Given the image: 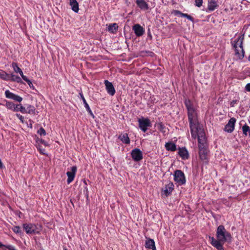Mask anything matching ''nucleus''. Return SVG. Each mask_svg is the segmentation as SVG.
Wrapping results in <instances>:
<instances>
[{
	"mask_svg": "<svg viewBox=\"0 0 250 250\" xmlns=\"http://www.w3.org/2000/svg\"><path fill=\"white\" fill-rule=\"evenodd\" d=\"M216 237L217 240L209 237L210 243L218 250H224L223 245L225 242L230 240L231 235L227 231L223 225H220L217 229Z\"/></svg>",
	"mask_w": 250,
	"mask_h": 250,
	"instance_id": "nucleus-1",
	"label": "nucleus"
},
{
	"mask_svg": "<svg viewBox=\"0 0 250 250\" xmlns=\"http://www.w3.org/2000/svg\"><path fill=\"white\" fill-rule=\"evenodd\" d=\"M188 111L191 137L196 139L198 134L205 133V131L203 125L199 123L195 109H190Z\"/></svg>",
	"mask_w": 250,
	"mask_h": 250,
	"instance_id": "nucleus-2",
	"label": "nucleus"
},
{
	"mask_svg": "<svg viewBox=\"0 0 250 250\" xmlns=\"http://www.w3.org/2000/svg\"><path fill=\"white\" fill-rule=\"evenodd\" d=\"M198 140L199 154L200 159L205 163L208 162V150L205 133H199L197 137Z\"/></svg>",
	"mask_w": 250,
	"mask_h": 250,
	"instance_id": "nucleus-3",
	"label": "nucleus"
},
{
	"mask_svg": "<svg viewBox=\"0 0 250 250\" xmlns=\"http://www.w3.org/2000/svg\"><path fill=\"white\" fill-rule=\"evenodd\" d=\"M244 37H239L236 41H234L233 47L235 51V56L239 59H242L244 56V51L243 47Z\"/></svg>",
	"mask_w": 250,
	"mask_h": 250,
	"instance_id": "nucleus-4",
	"label": "nucleus"
},
{
	"mask_svg": "<svg viewBox=\"0 0 250 250\" xmlns=\"http://www.w3.org/2000/svg\"><path fill=\"white\" fill-rule=\"evenodd\" d=\"M174 180L179 185H183L186 183L184 173L180 170H176L174 171Z\"/></svg>",
	"mask_w": 250,
	"mask_h": 250,
	"instance_id": "nucleus-5",
	"label": "nucleus"
},
{
	"mask_svg": "<svg viewBox=\"0 0 250 250\" xmlns=\"http://www.w3.org/2000/svg\"><path fill=\"white\" fill-rule=\"evenodd\" d=\"M139 128L144 132H146L148 127L151 126L150 121L148 118H141L138 120Z\"/></svg>",
	"mask_w": 250,
	"mask_h": 250,
	"instance_id": "nucleus-6",
	"label": "nucleus"
},
{
	"mask_svg": "<svg viewBox=\"0 0 250 250\" xmlns=\"http://www.w3.org/2000/svg\"><path fill=\"white\" fill-rule=\"evenodd\" d=\"M22 226L27 234L38 233L40 231L38 227L33 224L25 223Z\"/></svg>",
	"mask_w": 250,
	"mask_h": 250,
	"instance_id": "nucleus-7",
	"label": "nucleus"
},
{
	"mask_svg": "<svg viewBox=\"0 0 250 250\" xmlns=\"http://www.w3.org/2000/svg\"><path fill=\"white\" fill-rule=\"evenodd\" d=\"M131 155L135 162H139L143 159L142 152L139 148H135L131 151Z\"/></svg>",
	"mask_w": 250,
	"mask_h": 250,
	"instance_id": "nucleus-8",
	"label": "nucleus"
},
{
	"mask_svg": "<svg viewBox=\"0 0 250 250\" xmlns=\"http://www.w3.org/2000/svg\"><path fill=\"white\" fill-rule=\"evenodd\" d=\"M236 119L234 118H231L229 120L228 123L225 125L224 130L227 132L231 133L234 129Z\"/></svg>",
	"mask_w": 250,
	"mask_h": 250,
	"instance_id": "nucleus-9",
	"label": "nucleus"
},
{
	"mask_svg": "<svg viewBox=\"0 0 250 250\" xmlns=\"http://www.w3.org/2000/svg\"><path fill=\"white\" fill-rule=\"evenodd\" d=\"M77 171V167L75 166H73L71 167V170L70 171H67L66 172V175L68 177L67 182L69 184L71 183L75 176V174Z\"/></svg>",
	"mask_w": 250,
	"mask_h": 250,
	"instance_id": "nucleus-10",
	"label": "nucleus"
},
{
	"mask_svg": "<svg viewBox=\"0 0 250 250\" xmlns=\"http://www.w3.org/2000/svg\"><path fill=\"white\" fill-rule=\"evenodd\" d=\"M104 84L107 93L109 95L113 96L115 94L116 91L113 84L107 80L104 81Z\"/></svg>",
	"mask_w": 250,
	"mask_h": 250,
	"instance_id": "nucleus-11",
	"label": "nucleus"
},
{
	"mask_svg": "<svg viewBox=\"0 0 250 250\" xmlns=\"http://www.w3.org/2000/svg\"><path fill=\"white\" fill-rule=\"evenodd\" d=\"M132 29L134 31L135 35L138 37L142 36L145 33L144 29L139 24H135L133 26Z\"/></svg>",
	"mask_w": 250,
	"mask_h": 250,
	"instance_id": "nucleus-12",
	"label": "nucleus"
},
{
	"mask_svg": "<svg viewBox=\"0 0 250 250\" xmlns=\"http://www.w3.org/2000/svg\"><path fill=\"white\" fill-rule=\"evenodd\" d=\"M178 154L183 160L188 159L189 157L188 152L185 147L180 148Z\"/></svg>",
	"mask_w": 250,
	"mask_h": 250,
	"instance_id": "nucleus-13",
	"label": "nucleus"
},
{
	"mask_svg": "<svg viewBox=\"0 0 250 250\" xmlns=\"http://www.w3.org/2000/svg\"><path fill=\"white\" fill-rule=\"evenodd\" d=\"M136 3L141 9L147 10L148 8V4L144 0H136Z\"/></svg>",
	"mask_w": 250,
	"mask_h": 250,
	"instance_id": "nucleus-14",
	"label": "nucleus"
},
{
	"mask_svg": "<svg viewBox=\"0 0 250 250\" xmlns=\"http://www.w3.org/2000/svg\"><path fill=\"white\" fill-rule=\"evenodd\" d=\"M146 247L149 249H152V250H156L155 242L154 240L151 239H149L146 241Z\"/></svg>",
	"mask_w": 250,
	"mask_h": 250,
	"instance_id": "nucleus-15",
	"label": "nucleus"
},
{
	"mask_svg": "<svg viewBox=\"0 0 250 250\" xmlns=\"http://www.w3.org/2000/svg\"><path fill=\"white\" fill-rule=\"evenodd\" d=\"M70 5L73 11L77 13L79 11V4L76 0H70Z\"/></svg>",
	"mask_w": 250,
	"mask_h": 250,
	"instance_id": "nucleus-16",
	"label": "nucleus"
},
{
	"mask_svg": "<svg viewBox=\"0 0 250 250\" xmlns=\"http://www.w3.org/2000/svg\"><path fill=\"white\" fill-rule=\"evenodd\" d=\"M165 147L168 151H174L176 149L175 144L172 142H168L165 144Z\"/></svg>",
	"mask_w": 250,
	"mask_h": 250,
	"instance_id": "nucleus-17",
	"label": "nucleus"
},
{
	"mask_svg": "<svg viewBox=\"0 0 250 250\" xmlns=\"http://www.w3.org/2000/svg\"><path fill=\"white\" fill-rule=\"evenodd\" d=\"M119 139H120L125 144H128L130 143V139L126 133L119 135Z\"/></svg>",
	"mask_w": 250,
	"mask_h": 250,
	"instance_id": "nucleus-18",
	"label": "nucleus"
},
{
	"mask_svg": "<svg viewBox=\"0 0 250 250\" xmlns=\"http://www.w3.org/2000/svg\"><path fill=\"white\" fill-rule=\"evenodd\" d=\"M9 79H8V80H10L12 82H16L18 83H22V80L20 77L16 76L13 74H9Z\"/></svg>",
	"mask_w": 250,
	"mask_h": 250,
	"instance_id": "nucleus-19",
	"label": "nucleus"
},
{
	"mask_svg": "<svg viewBox=\"0 0 250 250\" xmlns=\"http://www.w3.org/2000/svg\"><path fill=\"white\" fill-rule=\"evenodd\" d=\"M81 98L83 101V104H84V106L86 108L87 111L88 112V113L90 114V115L93 117L94 118V116L92 112V111L91 110L88 104L87 103L85 99H84L83 96V94H81Z\"/></svg>",
	"mask_w": 250,
	"mask_h": 250,
	"instance_id": "nucleus-20",
	"label": "nucleus"
},
{
	"mask_svg": "<svg viewBox=\"0 0 250 250\" xmlns=\"http://www.w3.org/2000/svg\"><path fill=\"white\" fill-rule=\"evenodd\" d=\"M118 26L115 23H112L109 25L108 27V31L112 33H115L118 30Z\"/></svg>",
	"mask_w": 250,
	"mask_h": 250,
	"instance_id": "nucleus-21",
	"label": "nucleus"
},
{
	"mask_svg": "<svg viewBox=\"0 0 250 250\" xmlns=\"http://www.w3.org/2000/svg\"><path fill=\"white\" fill-rule=\"evenodd\" d=\"M173 184L172 183H169L166 186L165 189L164 190L166 195L169 194L173 190Z\"/></svg>",
	"mask_w": 250,
	"mask_h": 250,
	"instance_id": "nucleus-22",
	"label": "nucleus"
},
{
	"mask_svg": "<svg viewBox=\"0 0 250 250\" xmlns=\"http://www.w3.org/2000/svg\"><path fill=\"white\" fill-rule=\"evenodd\" d=\"M217 6V4L216 2L214 0H211L208 2V9L209 10L213 11L214 10Z\"/></svg>",
	"mask_w": 250,
	"mask_h": 250,
	"instance_id": "nucleus-23",
	"label": "nucleus"
},
{
	"mask_svg": "<svg viewBox=\"0 0 250 250\" xmlns=\"http://www.w3.org/2000/svg\"><path fill=\"white\" fill-rule=\"evenodd\" d=\"M36 109L34 106L29 105L26 108V113L35 114Z\"/></svg>",
	"mask_w": 250,
	"mask_h": 250,
	"instance_id": "nucleus-24",
	"label": "nucleus"
},
{
	"mask_svg": "<svg viewBox=\"0 0 250 250\" xmlns=\"http://www.w3.org/2000/svg\"><path fill=\"white\" fill-rule=\"evenodd\" d=\"M186 106L188 111L189 109H194L193 105H192L191 102L189 100H186L185 102Z\"/></svg>",
	"mask_w": 250,
	"mask_h": 250,
	"instance_id": "nucleus-25",
	"label": "nucleus"
},
{
	"mask_svg": "<svg viewBox=\"0 0 250 250\" xmlns=\"http://www.w3.org/2000/svg\"><path fill=\"white\" fill-rule=\"evenodd\" d=\"M11 65L14 71L17 73H19L20 71H21V69L18 66L17 63L15 62H13Z\"/></svg>",
	"mask_w": 250,
	"mask_h": 250,
	"instance_id": "nucleus-26",
	"label": "nucleus"
},
{
	"mask_svg": "<svg viewBox=\"0 0 250 250\" xmlns=\"http://www.w3.org/2000/svg\"><path fill=\"white\" fill-rule=\"evenodd\" d=\"M243 133L245 135H247V132H248L249 133V135H250V127L247 125H245L243 127Z\"/></svg>",
	"mask_w": 250,
	"mask_h": 250,
	"instance_id": "nucleus-27",
	"label": "nucleus"
},
{
	"mask_svg": "<svg viewBox=\"0 0 250 250\" xmlns=\"http://www.w3.org/2000/svg\"><path fill=\"white\" fill-rule=\"evenodd\" d=\"M5 95L7 98L13 99L15 94L11 92L9 90H7L5 92Z\"/></svg>",
	"mask_w": 250,
	"mask_h": 250,
	"instance_id": "nucleus-28",
	"label": "nucleus"
},
{
	"mask_svg": "<svg viewBox=\"0 0 250 250\" xmlns=\"http://www.w3.org/2000/svg\"><path fill=\"white\" fill-rule=\"evenodd\" d=\"M0 78L4 80H8L9 79V74H7L5 72H3L2 73H0Z\"/></svg>",
	"mask_w": 250,
	"mask_h": 250,
	"instance_id": "nucleus-29",
	"label": "nucleus"
},
{
	"mask_svg": "<svg viewBox=\"0 0 250 250\" xmlns=\"http://www.w3.org/2000/svg\"><path fill=\"white\" fill-rule=\"evenodd\" d=\"M15 106V104L11 102H6L5 106L9 109L12 110Z\"/></svg>",
	"mask_w": 250,
	"mask_h": 250,
	"instance_id": "nucleus-30",
	"label": "nucleus"
},
{
	"mask_svg": "<svg viewBox=\"0 0 250 250\" xmlns=\"http://www.w3.org/2000/svg\"><path fill=\"white\" fill-rule=\"evenodd\" d=\"M12 230L16 233L19 234L21 233V231L20 227L19 226H14L12 229Z\"/></svg>",
	"mask_w": 250,
	"mask_h": 250,
	"instance_id": "nucleus-31",
	"label": "nucleus"
},
{
	"mask_svg": "<svg viewBox=\"0 0 250 250\" xmlns=\"http://www.w3.org/2000/svg\"><path fill=\"white\" fill-rule=\"evenodd\" d=\"M172 13L174 15H179L180 17L184 16V13H182L181 11L179 10H174L172 12Z\"/></svg>",
	"mask_w": 250,
	"mask_h": 250,
	"instance_id": "nucleus-32",
	"label": "nucleus"
},
{
	"mask_svg": "<svg viewBox=\"0 0 250 250\" xmlns=\"http://www.w3.org/2000/svg\"><path fill=\"white\" fill-rule=\"evenodd\" d=\"M38 133L40 135H43V136H45L46 135V132H45V130L42 128V127H41L38 130Z\"/></svg>",
	"mask_w": 250,
	"mask_h": 250,
	"instance_id": "nucleus-33",
	"label": "nucleus"
},
{
	"mask_svg": "<svg viewBox=\"0 0 250 250\" xmlns=\"http://www.w3.org/2000/svg\"><path fill=\"white\" fill-rule=\"evenodd\" d=\"M13 100H14L16 101L19 102H21L22 100V98L21 97H20V96L15 94L13 98Z\"/></svg>",
	"mask_w": 250,
	"mask_h": 250,
	"instance_id": "nucleus-34",
	"label": "nucleus"
},
{
	"mask_svg": "<svg viewBox=\"0 0 250 250\" xmlns=\"http://www.w3.org/2000/svg\"><path fill=\"white\" fill-rule=\"evenodd\" d=\"M195 0V5L198 7H200L202 6L203 3V0Z\"/></svg>",
	"mask_w": 250,
	"mask_h": 250,
	"instance_id": "nucleus-35",
	"label": "nucleus"
},
{
	"mask_svg": "<svg viewBox=\"0 0 250 250\" xmlns=\"http://www.w3.org/2000/svg\"><path fill=\"white\" fill-rule=\"evenodd\" d=\"M19 111H20L22 113H26V109L21 104H20Z\"/></svg>",
	"mask_w": 250,
	"mask_h": 250,
	"instance_id": "nucleus-36",
	"label": "nucleus"
},
{
	"mask_svg": "<svg viewBox=\"0 0 250 250\" xmlns=\"http://www.w3.org/2000/svg\"><path fill=\"white\" fill-rule=\"evenodd\" d=\"M183 17H185L187 18L188 20L191 21H193V18L187 14H184Z\"/></svg>",
	"mask_w": 250,
	"mask_h": 250,
	"instance_id": "nucleus-37",
	"label": "nucleus"
},
{
	"mask_svg": "<svg viewBox=\"0 0 250 250\" xmlns=\"http://www.w3.org/2000/svg\"><path fill=\"white\" fill-rule=\"evenodd\" d=\"M19 73L20 74V75L21 76V77H22V78L23 79V80L24 81H27V77H26L25 76H24L23 75V72L22 70H21V71H20L19 72Z\"/></svg>",
	"mask_w": 250,
	"mask_h": 250,
	"instance_id": "nucleus-38",
	"label": "nucleus"
},
{
	"mask_svg": "<svg viewBox=\"0 0 250 250\" xmlns=\"http://www.w3.org/2000/svg\"><path fill=\"white\" fill-rule=\"evenodd\" d=\"M16 116L22 122L24 121V117L19 114H16Z\"/></svg>",
	"mask_w": 250,
	"mask_h": 250,
	"instance_id": "nucleus-39",
	"label": "nucleus"
},
{
	"mask_svg": "<svg viewBox=\"0 0 250 250\" xmlns=\"http://www.w3.org/2000/svg\"><path fill=\"white\" fill-rule=\"evenodd\" d=\"M25 81L28 84L31 88H34L33 85L30 80H29L28 78H27V81Z\"/></svg>",
	"mask_w": 250,
	"mask_h": 250,
	"instance_id": "nucleus-40",
	"label": "nucleus"
},
{
	"mask_svg": "<svg viewBox=\"0 0 250 250\" xmlns=\"http://www.w3.org/2000/svg\"><path fill=\"white\" fill-rule=\"evenodd\" d=\"M38 149H39V151H40L41 153H42V154L43 155H46V152H45V150L44 149L42 148L41 147H39Z\"/></svg>",
	"mask_w": 250,
	"mask_h": 250,
	"instance_id": "nucleus-41",
	"label": "nucleus"
},
{
	"mask_svg": "<svg viewBox=\"0 0 250 250\" xmlns=\"http://www.w3.org/2000/svg\"><path fill=\"white\" fill-rule=\"evenodd\" d=\"M19 106H20V104H18V105L15 104V106H14L13 109H12V110H13L14 111H18L19 108H20V107H19Z\"/></svg>",
	"mask_w": 250,
	"mask_h": 250,
	"instance_id": "nucleus-42",
	"label": "nucleus"
},
{
	"mask_svg": "<svg viewBox=\"0 0 250 250\" xmlns=\"http://www.w3.org/2000/svg\"><path fill=\"white\" fill-rule=\"evenodd\" d=\"M245 90L247 91L250 92V83H249L246 84L245 86Z\"/></svg>",
	"mask_w": 250,
	"mask_h": 250,
	"instance_id": "nucleus-43",
	"label": "nucleus"
},
{
	"mask_svg": "<svg viewBox=\"0 0 250 250\" xmlns=\"http://www.w3.org/2000/svg\"><path fill=\"white\" fill-rule=\"evenodd\" d=\"M40 142L42 144L44 145L45 146H48V143L43 140L41 139L40 140Z\"/></svg>",
	"mask_w": 250,
	"mask_h": 250,
	"instance_id": "nucleus-44",
	"label": "nucleus"
},
{
	"mask_svg": "<svg viewBox=\"0 0 250 250\" xmlns=\"http://www.w3.org/2000/svg\"><path fill=\"white\" fill-rule=\"evenodd\" d=\"M159 125L161 130H162L164 128V125L162 124H160Z\"/></svg>",
	"mask_w": 250,
	"mask_h": 250,
	"instance_id": "nucleus-45",
	"label": "nucleus"
},
{
	"mask_svg": "<svg viewBox=\"0 0 250 250\" xmlns=\"http://www.w3.org/2000/svg\"><path fill=\"white\" fill-rule=\"evenodd\" d=\"M5 245H3L0 242V248L2 247H4Z\"/></svg>",
	"mask_w": 250,
	"mask_h": 250,
	"instance_id": "nucleus-46",
	"label": "nucleus"
},
{
	"mask_svg": "<svg viewBox=\"0 0 250 250\" xmlns=\"http://www.w3.org/2000/svg\"><path fill=\"white\" fill-rule=\"evenodd\" d=\"M63 250H67V249H66V248H63Z\"/></svg>",
	"mask_w": 250,
	"mask_h": 250,
	"instance_id": "nucleus-47",
	"label": "nucleus"
},
{
	"mask_svg": "<svg viewBox=\"0 0 250 250\" xmlns=\"http://www.w3.org/2000/svg\"><path fill=\"white\" fill-rule=\"evenodd\" d=\"M249 60L250 61V56L249 57Z\"/></svg>",
	"mask_w": 250,
	"mask_h": 250,
	"instance_id": "nucleus-48",
	"label": "nucleus"
}]
</instances>
